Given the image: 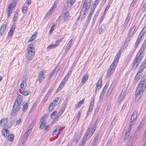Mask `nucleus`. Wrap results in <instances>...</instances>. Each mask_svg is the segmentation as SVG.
I'll return each instance as SVG.
<instances>
[{"label":"nucleus","instance_id":"7","mask_svg":"<svg viewBox=\"0 0 146 146\" xmlns=\"http://www.w3.org/2000/svg\"><path fill=\"white\" fill-rule=\"evenodd\" d=\"M126 91L125 89L123 90L121 93V94L119 96L118 99V102H121L123 99L124 97L126 94Z\"/></svg>","mask_w":146,"mask_h":146},{"label":"nucleus","instance_id":"62","mask_svg":"<svg viewBox=\"0 0 146 146\" xmlns=\"http://www.w3.org/2000/svg\"><path fill=\"white\" fill-rule=\"evenodd\" d=\"M95 130L92 129V131L90 135V136L88 137L89 138H90L91 137V136L93 135V134L94 133V132H95Z\"/></svg>","mask_w":146,"mask_h":146},{"label":"nucleus","instance_id":"31","mask_svg":"<svg viewBox=\"0 0 146 146\" xmlns=\"http://www.w3.org/2000/svg\"><path fill=\"white\" fill-rule=\"evenodd\" d=\"M84 102V99H83L82 100L80 101L78 104L76 106V108L78 109L83 104Z\"/></svg>","mask_w":146,"mask_h":146},{"label":"nucleus","instance_id":"37","mask_svg":"<svg viewBox=\"0 0 146 146\" xmlns=\"http://www.w3.org/2000/svg\"><path fill=\"white\" fill-rule=\"evenodd\" d=\"M139 132L138 130H136L133 137V139L136 140L137 138V135Z\"/></svg>","mask_w":146,"mask_h":146},{"label":"nucleus","instance_id":"42","mask_svg":"<svg viewBox=\"0 0 146 146\" xmlns=\"http://www.w3.org/2000/svg\"><path fill=\"white\" fill-rule=\"evenodd\" d=\"M80 137L79 135L78 134H76L74 137V140L76 142H77L79 139Z\"/></svg>","mask_w":146,"mask_h":146},{"label":"nucleus","instance_id":"30","mask_svg":"<svg viewBox=\"0 0 146 146\" xmlns=\"http://www.w3.org/2000/svg\"><path fill=\"white\" fill-rule=\"evenodd\" d=\"M67 104H65L63 106L62 108L59 110L58 113L61 115L63 112L64 111L66 107Z\"/></svg>","mask_w":146,"mask_h":146},{"label":"nucleus","instance_id":"35","mask_svg":"<svg viewBox=\"0 0 146 146\" xmlns=\"http://www.w3.org/2000/svg\"><path fill=\"white\" fill-rule=\"evenodd\" d=\"M100 0H96L94 2V4L93 6V8L92 9L94 10L96 8V6L98 5V3Z\"/></svg>","mask_w":146,"mask_h":146},{"label":"nucleus","instance_id":"27","mask_svg":"<svg viewBox=\"0 0 146 146\" xmlns=\"http://www.w3.org/2000/svg\"><path fill=\"white\" fill-rule=\"evenodd\" d=\"M22 106H23V110L24 112H25L27 110L28 108V105L27 103H23Z\"/></svg>","mask_w":146,"mask_h":146},{"label":"nucleus","instance_id":"17","mask_svg":"<svg viewBox=\"0 0 146 146\" xmlns=\"http://www.w3.org/2000/svg\"><path fill=\"white\" fill-rule=\"evenodd\" d=\"M83 7L85 9V11H87L90 8V5H88L87 3V1L84 0V1Z\"/></svg>","mask_w":146,"mask_h":146},{"label":"nucleus","instance_id":"55","mask_svg":"<svg viewBox=\"0 0 146 146\" xmlns=\"http://www.w3.org/2000/svg\"><path fill=\"white\" fill-rule=\"evenodd\" d=\"M55 27V25H53L52 27H51L50 31V33H52L53 31L54 30V27Z\"/></svg>","mask_w":146,"mask_h":146},{"label":"nucleus","instance_id":"3","mask_svg":"<svg viewBox=\"0 0 146 146\" xmlns=\"http://www.w3.org/2000/svg\"><path fill=\"white\" fill-rule=\"evenodd\" d=\"M143 57L137 54L133 62L132 68L135 70L140 62Z\"/></svg>","mask_w":146,"mask_h":146},{"label":"nucleus","instance_id":"45","mask_svg":"<svg viewBox=\"0 0 146 146\" xmlns=\"http://www.w3.org/2000/svg\"><path fill=\"white\" fill-rule=\"evenodd\" d=\"M13 11V9H8L7 13V17L9 18L10 15L11 14V13Z\"/></svg>","mask_w":146,"mask_h":146},{"label":"nucleus","instance_id":"15","mask_svg":"<svg viewBox=\"0 0 146 146\" xmlns=\"http://www.w3.org/2000/svg\"><path fill=\"white\" fill-rule=\"evenodd\" d=\"M1 133L5 137H8V135H9V131L5 129H3L2 130Z\"/></svg>","mask_w":146,"mask_h":146},{"label":"nucleus","instance_id":"21","mask_svg":"<svg viewBox=\"0 0 146 146\" xmlns=\"http://www.w3.org/2000/svg\"><path fill=\"white\" fill-rule=\"evenodd\" d=\"M102 86V80L101 79H100L98 82L96 91L98 89L99 90L100 88Z\"/></svg>","mask_w":146,"mask_h":146},{"label":"nucleus","instance_id":"41","mask_svg":"<svg viewBox=\"0 0 146 146\" xmlns=\"http://www.w3.org/2000/svg\"><path fill=\"white\" fill-rule=\"evenodd\" d=\"M130 17L129 15H128L126 18L124 24L127 25L130 20Z\"/></svg>","mask_w":146,"mask_h":146},{"label":"nucleus","instance_id":"13","mask_svg":"<svg viewBox=\"0 0 146 146\" xmlns=\"http://www.w3.org/2000/svg\"><path fill=\"white\" fill-rule=\"evenodd\" d=\"M15 25H13L10 30L8 33V38H10L12 36L15 31Z\"/></svg>","mask_w":146,"mask_h":146},{"label":"nucleus","instance_id":"52","mask_svg":"<svg viewBox=\"0 0 146 146\" xmlns=\"http://www.w3.org/2000/svg\"><path fill=\"white\" fill-rule=\"evenodd\" d=\"M53 8H52L51 9H50L48 12L46 14V15H50L53 12Z\"/></svg>","mask_w":146,"mask_h":146},{"label":"nucleus","instance_id":"40","mask_svg":"<svg viewBox=\"0 0 146 146\" xmlns=\"http://www.w3.org/2000/svg\"><path fill=\"white\" fill-rule=\"evenodd\" d=\"M36 120H34L33 121L31 124H30L29 126V128H30L31 129H32L34 125L36 123Z\"/></svg>","mask_w":146,"mask_h":146},{"label":"nucleus","instance_id":"59","mask_svg":"<svg viewBox=\"0 0 146 146\" xmlns=\"http://www.w3.org/2000/svg\"><path fill=\"white\" fill-rule=\"evenodd\" d=\"M112 91V90L109 89L106 94V96H108L110 95L111 93V92Z\"/></svg>","mask_w":146,"mask_h":146},{"label":"nucleus","instance_id":"60","mask_svg":"<svg viewBox=\"0 0 146 146\" xmlns=\"http://www.w3.org/2000/svg\"><path fill=\"white\" fill-rule=\"evenodd\" d=\"M53 90V89H50L48 92L47 94L46 95V96H47V97L48 98L49 95L52 92Z\"/></svg>","mask_w":146,"mask_h":146},{"label":"nucleus","instance_id":"47","mask_svg":"<svg viewBox=\"0 0 146 146\" xmlns=\"http://www.w3.org/2000/svg\"><path fill=\"white\" fill-rule=\"evenodd\" d=\"M63 39V38H60L58 39V40H56V43L55 44H57L58 45V46L59 45V43L62 41Z\"/></svg>","mask_w":146,"mask_h":146},{"label":"nucleus","instance_id":"2","mask_svg":"<svg viewBox=\"0 0 146 146\" xmlns=\"http://www.w3.org/2000/svg\"><path fill=\"white\" fill-rule=\"evenodd\" d=\"M145 77L144 76L141 79V80L138 84L135 92V100L137 102L140 98L144 91L143 87L145 84Z\"/></svg>","mask_w":146,"mask_h":146},{"label":"nucleus","instance_id":"22","mask_svg":"<svg viewBox=\"0 0 146 146\" xmlns=\"http://www.w3.org/2000/svg\"><path fill=\"white\" fill-rule=\"evenodd\" d=\"M16 0H14L12 3H11L9 5L8 9H13L16 5Z\"/></svg>","mask_w":146,"mask_h":146},{"label":"nucleus","instance_id":"51","mask_svg":"<svg viewBox=\"0 0 146 146\" xmlns=\"http://www.w3.org/2000/svg\"><path fill=\"white\" fill-rule=\"evenodd\" d=\"M97 125V121L95 122L94 123V124L93 127L92 128V129L96 130V126Z\"/></svg>","mask_w":146,"mask_h":146},{"label":"nucleus","instance_id":"58","mask_svg":"<svg viewBox=\"0 0 146 146\" xmlns=\"http://www.w3.org/2000/svg\"><path fill=\"white\" fill-rule=\"evenodd\" d=\"M135 121L132 120H130V121L129 122V125L132 126L135 123Z\"/></svg>","mask_w":146,"mask_h":146},{"label":"nucleus","instance_id":"16","mask_svg":"<svg viewBox=\"0 0 146 146\" xmlns=\"http://www.w3.org/2000/svg\"><path fill=\"white\" fill-rule=\"evenodd\" d=\"M7 26L5 25H1L0 30V35H2L3 34L6 29Z\"/></svg>","mask_w":146,"mask_h":146},{"label":"nucleus","instance_id":"63","mask_svg":"<svg viewBox=\"0 0 146 146\" xmlns=\"http://www.w3.org/2000/svg\"><path fill=\"white\" fill-rule=\"evenodd\" d=\"M54 108L52 106H49L48 107V110L49 111H51Z\"/></svg>","mask_w":146,"mask_h":146},{"label":"nucleus","instance_id":"49","mask_svg":"<svg viewBox=\"0 0 146 146\" xmlns=\"http://www.w3.org/2000/svg\"><path fill=\"white\" fill-rule=\"evenodd\" d=\"M86 142V140L82 139V140L79 146H84Z\"/></svg>","mask_w":146,"mask_h":146},{"label":"nucleus","instance_id":"44","mask_svg":"<svg viewBox=\"0 0 146 146\" xmlns=\"http://www.w3.org/2000/svg\"><path fill=\"white\" fill-rule=\"evenodd\" d=\"M29 135V134L28 133H26L24 135V142L23 143V142H22V144H23V143H25V142L26 141L28 137V136Z\"/></svg>","mask_w":146,"mask_h":146},{"label":"nucleus","instance_id":"4","mask_svg":"<svg viewBox=\"0 0 146 146\" xmlns=\"http://www.w3.org/2000/svg\"><path fill=\"white\" fill-rule=\"evenodd\" d=\"M45 71H42L39 72V75L38 76V80L39 81L40 84L42 83L43 79L45 78V76L44 73L46 72Z\"/></svg>","mask_w":146,"mask_h":146},{"label":"nucleus","instance_id":"56","mask_svg":"<svg viewBox=\"0 0 146 146\" xmlns=\"http://www.w3.org/2000/svg\"><path fill=\"white\" fill-rule=\"evenodd\" d=\"M57 113L56 111H54L50 115V117L52 118Z\"/></svg>","mask_w":146,"mask_h":146},{"label":"nucleus","instance_id":"28","mask_svg":"<svg viewBox=\"0 0 146 146\" xmlns=\"http://www.w3.org/2000/svg\"><path fill=\"white\" fill-rule=\"evenodd\" d=\"M57 67L58 66L56 67L52 70L51 73L49 75L48 77L47 78L49 80L51 79V77L52 76V75L55 72Z\"/></svg>","mask_w":146,"mask_h":146},{"label":"nucleus","instance_id":"26","mask_svg":"<svg viewBox=\"0 0 146 146\" xmlns=\"http://www.w3.org/2000/svg\"><path fill=\"white\" fill-rule=\"evenodd\" d=\"M73 40L72 39H71L70 40L65 48V50L66 51L68 50L70 48V47L72 46Z\"/></svg>","mask_w":146,"mask_h":146},{"label":"nucleus","instance_id":"36","mask_svg":"<svg viewBox=\"0 0 146 146\" xmlns=\"http://www.w3.org/2000/svg\"><path fill=\"white\" fill-rule=\"evenodd\" d=\"M37 36V34L36 33L35 34L32 35L31 38L29 40L28 42H31L35 39Z\"/></svg>","mask_w":146,"mask_h":146},{"label":"nucleus","instance_id":"1","mask_svg":"<svg viewBox=\"0 0 146 146\" xmlns=\"http://www.w3.org/2000/svg\"><path fill=\"white\" fill-rule=\"evenodd\" d=\"M121 54V52L119 51L115 56L113 62L107 71L106 75L105 76L106 79L108 78L113 73L117 64Z\"/></svg>","mask_w":146,"mask_h":146},{"label":"nucleus","instance_id":"12","mask_svg":"<svg viewBox=\"0 0 146 146\" xmlns=\"http://www.w3.org/2000/svg\"><path fill=\"white\" fill-rule=\"evenodd\" d=\"M69 16V13L68 11H67L64 13L63 15L64 22L67 21H68Z\"/></svg>","mask_w":146,"mask_h":146},{"label":"nucleus","instance_id":"50","mask_svg":"<svg viewBox=\"0 0 146 146\" xmlns=\"http://www.w3.org/2000/svg\"><path fill=\"white\" fill-rule=\"evenodd\" d=\"M130 134V132L129 131H128L127 132H126L125 134V139H126L127 138H128L129 136V135Z\"/></svg>","mask_w":146,"mask_h":146},{"label":"nucleus","instance_id":"5","mask_svg":"<svg viewBox=\"0 0 146 146\" xmlns=\"http://www.w3.org/2000/svg\"><path fill=\"white\" fill-rule=\"evenodd\" d=\"M21 105V104H20V103L15 102L13 106V112L14 113L18 112L20 108Z\"/></svg>","mask_w":146,"mask_h":146},{"label":"nucleus","instance_id":"38","mask_svg":"<svg viewBox=\"0 0 146 146\" xmlns=\"http://www.w3.org/2000/svg\"><path fill=\"white\" fill-rule=\"evenodd\" d=\"M7 137L8 138L9 141H12L13 139L14 136L13 134H11L10 135H8Z\"/></svg>","mask_w":146,"mask_h":146},{"label":"nucleus","instance_id":"29","mask_svg":"<svg viewBox=\"0 0 146 146\" xmlns=\"http://www.w3.org/2000/svg\"><path fill=\"white\" fill-rule=\"evenodd\" d=\"M90 128H88L86 132L85 135L84 136V137L83 138V139L84 140H86L87 137L88 136L89 134V133H90Z\"/></svg>","mask_w":146,"mask_h":146},{"label":"nucleus","instance_id":"25","mask_svg":"<svg viewBox=\"0 0 146 146\" xmlns=\"http://www.w3.org/2000/svg\"><path fill=\"white\" fill-rule=\"evenodd\" d=\"M146 66V59H145L142 62L140 67L139 69V70L143 71L144 69Z\"/></svg>","mask_w":146,"mask_h":146},{"label":"nucleus","instance_id":"48","mask_svg":"<svg viewBox=\"0 0 146 146\" xmlns=\"http://www.w3.org/2000/svg\"><path fill=\"white\" fill-rule=\"evenodd\" d=\"M30 93V92L28 91H24L23 94L25 96H27Z\"/></svg>","mask_w":146,"mask_h":146},{"label":"nucleus","instance_id":"46","mask_svg":"<svg viewBox=\"0 0 146 146\" xmlns=\"http://www.w3.org/2000/svg\"><path fill=\"white\" fill-rule=\"evenodd\" d=\"M27 7H24L22 8V11L24 14L26 13L27 11Z\"/></svg>","mask_w":146,"mask_h":146},{"label":"nucleus","instance_id":"61","mask_svg":"<svg viewBox=\"0 0 146 146\" xmlns=\"http://www.w3.org/2000/svg\"><path fill=\"white\" fill-rule=\"evenodd\" d=\"M129 42H126V40L125 42L124 43L123 47H125V48H126L128 46Z\"/></svg>","mask_w":146,"mask_h":146},{"label":"nucleus","instance_id":"53","mask_svg":"<svg viewBox=\"0 0 146 146\" xmlns=\"http://www.w3.org/2000/svg\"><path fill=\"white\" fill-rule=\"evenodd\" d=\"M55 101H53V102L50 103L49 105V106H51L54 107L55 105L57 104L55 103Z\"/></svg>","mask_w":146,"mask_h":146},{"label":"nucleus","instance_id":"9","mask_svg":"<svg viewBox=\"0 0 146 146\" xmlns=\"http://www.w3.org/2000/svg\"><path fill=\"white\" fill-rule=\"evenodd\" d=\"M94 104V100L93 99L90 102L89 110L87 113V116L89 115L92 112Z\"/></svg>","mask_w":146,"mask_h":146},{"label":"nucleus","instance_id":"39","mask_svg":"<svg viewBox=\"0 0 146 146\" xmlns=\"http://www.w3.org/2000/svg\"><path fill=\"white\" fill-rule=\"evenodd\" d=\"M58 46V45L57 44H52L48 46L47 47V48L48 49H50L52 48H54Z\"/></svg>","mask_w":146,"mask_h":146},{"label":"nucleus","instance_id":"33","mask_svg":"<svg viewBox=\"0 0 146 146\" xmlns=\"http://www.w3.org/2000/svg\"><path fill=\"white\" fill-rule=\"evenodd\" d=\"M27 84L26 82L24 81H23L21 83V87L23 90L25 89L26 86Z\"/></svg>","mask_w":146,"mask_h":146},{"label":"nucleus","instance_id":"57","mask_svg":"<svg viewBox=\"0 0 146 146\" xmlns=\"http://www.w3.org/2000/svg\"><path fill=\"white\" fill-rule=\"evenodd\" d=\"M142 9L143 11H145L146 10V1L143 6Z\"/></svg>","mask_w":146,"mask_h":146},{"label":"nucleus","instance_id":"54","mask_svg":"<svg viewBox=\"0 0 146 146\" xmlns=\"http://www.w3.org/2000/svg\"><path fill=\"white\" fill-rule=\"evenodd\" d=\"M81 112L80 111H79L77 114V121H78V120H79L80 116L81 115Z\"/></svg>","mask_w":146,"mask_h":146},{"label":"nucleus","instance_id":"11","mask_svg":"<svg viewBox=\"0 0 146 146\" xmlns=\"http://www.w3.org/2000/svg\"><path fill=\"white\" fill-rule=\"evenodd\" d=\"M60 127H57L52 133V135L54 137H57L60 133L59 131L60 130Z\"/></svg>","mask_w":146,"mask_h":146},{"label":"nucleus","instance_id":"6","mask_svg":"<svg viewBox=\"0 0 146 146\" xmlns=\"http://www.w3.org/2000/svg\"><path fill=\"white\" fill-rule=\"evenodd\" d=\"M144 44H145L143 45L137 54L138 55L140 56H141L143 57L144 55L143 51L146 46V44L145 42H144Z\"/></svg>","mask_w":146,"mask_h":146},{"label":"nucleus","instance_id":"18","mask_svg":"<svg viewBox=\"0 0 146 146\" xmlns=\"http://www.w3.org/2000/svg\"><path fill=\"white\" fill-rule=\"evenodd\" d=\"M35 53L27 52V59L29 60H31L33 58Z\"/></svg>","mask_w":146,"mask_h":146},{"label":"nucleus","instance_id":"20","mask_svg":"<svg viewBox=\"0 0 146 146\" xmlns=\"http://www.w3.org/2000/svg\"><path fill=\"white\" fill-rule=\"evenodd\" d=\"M137 116V111H135L131 115L130 120L135 121L136 120Z\"/></svg>","mask_w":146,"mask_h":146},{"label":"nucleus","instance_id":"14","mask_svg":"<svg viewBox=\"0 0 146 146\" xmlns=\"http://www.w3.org/2000/svg\"><path fill=\"white\" fill-rule=\"evenodd\" d=\"M40 121L41 122V123L40 124L39 127V129H42L46 125V122L44 121V118H42L40 120Z\"/></svg>","mask_w":146,"mask_h":146},{"label":"nucleus","instance_id":"64","mask_svg":"<svg viewBox=\"0 0 146 146\" xmlns=\"http://www.w3.org/2000/svg\"><path fill=\"white\" fill-rule=\"evenodd\" d=\"M72 70H70L68 72L67 74H66V75L69 77L72 73Z\"/></svg>","mask_w":146,"mask_h":146},{"label":"nucleus","instance_id":"10","mask_svg":"<svg viewBox=\"0 0 146 146\" xmlns=\"http://www.w3.org/2000/svg\"><path fill=\"white\" fill-rule=\"evenodd\" d=\"M136 28V27L135 26H133V27L131 29L130 32L128 34V37L127 38L126 40V42H129L130 40L131 39V36H132L133 35V33H132L131 31L132 30H133V31L132 32V33H133L134 31H135V29Z\"/></svg>","mask_w":146,"mask_h":146},{"label":"nucleus","instance_id":"8","mask_svg":"<svg viewBox=\"0 0 146 146\" xmlns=\"http://www.w3.org/2000/svg\"><path fill=\"white\" fill-rule=\"evenodd\" d=\"M27 50L28 52L35 53V49L33 44L29 45Z\"/></svg>","mask_w":146,"mask_h":146},{"label":"nucleus","instance_id":"43","mask_svg":"<svg viewBox=\"0 0 146 146\" xmlns=\"http://www.w3.org/2000/svg\"><path fill=\"white\" fill-rule=\"evenodd\" d=\"M90 12L89 13L88 16V18L89 20H90V19L91 18V17L92 15V13L94 11V10H92V9H91V10H90Z\"/></svg>","mask_w":146,"mask_h":146},{"label":"nucleus","instance_id":"24","mask_svg":"<svg viewBox=\"0 0 146 146\" xmlns=\"http://www.w3.org/2000/svg\"><path fill=\"white\" fill-rule=\"evenodd\" d=\"M22 96L19 95L17 96L16 101L15 102L18 103H20V104H21L22 101Z\"/></svg>","mask_w":146,"mask_h":146},{"label":"nucleus","instance_id":"19","mask_svg":"<svg viewBox=\"0 0 146 146\" xmlns=\"http://www.w3.org/2000/svg\"><path fill=\"white\" fill-rule=\"evenodd\" d=\"M143 71L139 69L138 72L136 75L135 77V79L138 81L140 78V76L142 74Z\"/></svg>","mask_w":146,"mask_h":146},{"label":"nucleus","instance_id":"32","mask_svg":"<svg viewBox=\"0 0 146 146\" xmlns=\"http://www.w3.org/2000/svg\"><path fill=\"white\" fill-rule=\"evenodd\" d=\"M99 136V134L97 133L96 136H95V137L92 143L94 145L97 142V141L98 139Z\"/></svg>","mask_w":146,"mask_h":146},{"label":"nucleus","instance_id":"34","mask_svg":"<svg viewBox=\"0 0 146 146\" xmlns=\"http://www.w3.org/2000/svg\"><path fill=\"white\" fill-rule=\"evenodd\" d=\"M88 75L87 74H84L82 79V83L84 84L86 80L88 79Z\"/></svg>","mask_w":146,"mask_h":146},{"label":"nucleus","instance_id":"23","mask_svg":"<svg viewBox=\"0 0 146 146\" xmlns=\"http://www.w3.org/2000/svg\"><path fill=\"white\" fill-rule=\"evenodd\" d=\"M7 119H4L1 120L0 121V125L1 126H3L5 125L7 123Z\"/></svg>","mask_w":146,"mask_h":146}]
</instances>
